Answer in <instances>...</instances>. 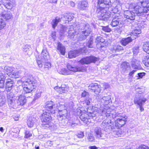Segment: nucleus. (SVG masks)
<instances>
[{"label":"nucleus","instance_id":"a18cd8bd","mask_svg":"<svg viewBox=\"0 0 149 149\" xmlns=\"http://www.w3.org/2000/svg\"><path fill=\"white\" fill-rule=\"evenodd\" d=\"M93 39H91L89 40L87 44V46L89 48H92L93 47Z\"/></svg>","mask_w":149,"mask_h":149},{"label":"nucleus","instance_id":"864d4df0","mask_svg":"<svg viewBox=\"0 0 149 149\" xmlns=\"http://www.w3.org/2000/svg\"><path fill=\"white\" fill-rule=\"evenodd\" d=\"M6 100L5 97L0 98V106H2L6 102Z\"/></svg>","mask_w":149,"mask_h":149},{"label":"nucleus","instance_id":"bf43d9fd","mask_svg":"<svg viewBox=\"0 0 149 149\" xmlns=\"http://www.w3.org/2000/svg\"><path fill=\"white\" fill-rule=\"evenodd\" d=\"M137 149H149L148 147L143 145L140 146Z\"/></svg>","mask_w":149,"mask_h":149},{"label":"nucleus","instance_id":"2eb2a0df","mask_svg":"<svg viewBox=\"0 0 149 149\" xmlns=\"http://www.w3.org/2000/svg\"><path fill=\"white\" fill-rule=\"evenodd\" d=\"M136 39V37H133L132 35H131L130 37L126 38H123L120 41L121 44L124 46H126L127 44L132 42L133 40Z\"/></svg>","mask_w":149,"mask_h":149},{"label":"nucleus","instance_id":"c85d7f7f","mask_svg":"<svg viewBox=\"0 0 149 149\" xmlns=\"http://www.w3.org/2000/svg\"><path fill=\"white\" fill-rule=\"evenodd\" d=\"M113 132V134L114 136L116 137L120 136L122 134V132L121 130L118 128H116L113 129H112Z\"/></svg>","mask_w":149,"mask_h":149},{"label":"nucleus","instance_id":"7c9ffc66","mask_svg":"<svg viewBox=\"0 0 149 149\" xmlns=\"http://www.w3.org/2000/svg\"><path fill=\"white\" fill-rule=\"evenodd\" d=\"M140 64V62L139 60L133 59L132 61V67L135 69H137Z\"/></svg>","mask_w":149,"mask_h":149},{"label":"nucleus","instance_id":"cd10ccee","mask_svg":"<svg viewBox=\"0 0 149 149\" xmlns=\"http://www.w3.org/2000/svg\"><path fill=\"white\" fill-rule=\"evenodd\" d=\"M69 28L65 26H62L60 31V34L61 36H65L68 34Z\"/></svg>","mask_w":149,"mask_h":149},{"label":"nucleus","instance_id":"b1692460","mask_svg":"<svg viewBox=\"0 0 149 149\" xmlns=\"http://www.w3.org/2000/svg\"><path fill=\"white\" fill-rule=\"evenodd\" d=\"M120 19L118 18V17H115L112 19L110 24L113 27H115L118 25L120 22Z\"/></svg>","mask_w":149,"mask_h":149},{"label":"nucleus","instance_id":"c9c22d12","mask_svg":"<svg viewBox=\"0 0 149 149\" xmlns=\"http://www.w3.org/2000/svg\"><path fill=\"white\" fill-rule=\"evenodd\" d=\"M141 33V31L140 29H135L132 31L131 35H132L133 37H136V38L137 35L140 34Z\"/></svg>","mask_w":149,"mask_h":149},{"label":"nucleus","instance_id":"412c9836","mask_svg":"<svg viewBox=\"0 0 149 149\" xmlns=\"http://www.w3.org/2000/svg\"><path fill=\"white\" fill-rule=\"evenodd\" d=\"M36 122V118L32 116L29 117L27 122L28 126L30 127H33Z\"/></svg>","mask_w":149,"mask_h":149},{"label":"nucleus","instance_id":"2f4dec72","mask_svg":"<svg viewBox=\"0 0 149 149\" xmlns=\"http://www.w3.org/2000/svg\"><path fill=\"white\" fill-rule=\"evenodd\" d=\"M58 86L55 87L54 88L59 93L62 94L66 92L67 91V87H63L61 86V87L58 88Z\"/></svg>","mask_w":149,"mask_h":149},{"label":"nucleus","instance_id":"f3484780","mask_svg":"<svg viewBox=\"0 0 149 149\" xmlns=\"http://www.w3.org/2000/svg\"><path fill=\"white\" fill-rule=\"evenodd\" d=\"M17 97V103L19 105H23L26 103V100L25 95H20Z\"/></svg>","mask_w":149,"mask_h":149},{"label":"nucleus","instance_id":"5701e85b","mask_svg":"<svg viewBox=\"0 0 149 149\" xmlns=\"http://www.w3.org/2000/svg\"><path fill=\"white\" fill-rule=\"evenodd\" d=\"M63 17L59 18L58 17H55V19H53L51 23L52 27L54 29H55L56 26H57L58 23L61 21V19Z\"/></svg>","mask_w":149,"mask_h":149},{"label":"nucleus","instance_id":"473e14b6","mask_svg":"<svg viewBox=\"0 0 149 149\" xmlns=\"http://www.w3.org/2000/svg\"><path fill=\"white\" fill-rule=\"evenodd\" d=\"M5 79L6 77L4 74L2 73H0V88H3L4 87Z\"/></svg>","mask_w":149,"mask_h":149},{"label":"nucleus","instance_id":"0e129e2a","mask_svg":"<svg viewBox=\"0 0 149 149\" xmlns=\"http://www.w3.org/2000/svg\"><path fill=\"white\" fill-rule=\"evenodd\" d=\"M89 149H97L98 148L96 147L95 146H91L89 147Z\"/></svg>","mask_w":149,"mask_h":149},{"label":"nucleus","instance_id":"a878e982","mask_svg":"<svg viewBox=\"0 0 149 149\" xmlns=\"http://www.w3.org/2000/svg\"><path fill=\"white\" fill-rule=\"evenodd\" d=\"M79 54V52L78 50H74L70 51L68 53V57L70 58H72L76 57Z\"/></svg>","mask_w":149,"mask_h":149},{"label":"nucleus","instance_id":"0eeeda50","mask_svg":"<svg viewBox=\"0 0 149 149\" xmlns=\"http://www.w3.org/2000/svg\"><path fill=\"white\" fill-rule=\"evenodd\" d=\"M50 111L43 113L41 115L40 119L43 125H48L51 120V117L50 114Z\"/></svg>","mask_w":149,"mask_h":149},{"label":"nucleus","instance_id":"9d476101","mask_svg":"<svg viewBox=\"0 0 149 149\" xmlns=\"http://www.w3.org/2000/svg\"><path fill=\"white\" fill-rule=\"evenodd\" d=\"M106 118L103 121L102 123L101 124V126L105 129L107 127H111V128L112 129L113 126V122L111 121V118H110L109 117L108 118L106 117Z\"/></svg>","mask_w":149,"mask_h":149},{"label":"nucleus","instance_id":"72a5a7b5","mask_svg":"<svg viewBox=\"0 0 149 149\" xmlns=\"http://www.w3.org/2000/svg\"><path fill=\"white\" fill-rule=\"evenodd\" d=\"M88 3L86 1H82L79 5V7L81 10H86L88 8Z\"/></svg>","mask_w":149,"mask_h":149},{"label":"nucleus","instance_id":"393cba45","mask_svg":"<svg viewBox=\"0 0 149 149\" xmlns=\"http://www.w3.org/2000/svg\"><path fill=\"white\" fill-rule=\"evenodd\" d=\"M54 103L52 101H50L47 102L45 106V108L46 110L49 111L52 110H55L54 107H53L54 105Z\"/></svg>","mask_w":149,"mask_h":149},{"label":"nucleus","instance_id":"69168bd1","mask_svg":"<svg viewBox=\"0 0 149 149\" xmlns=\"http://www.w3.org/2000/svg\"><path fill=\"white\" fill-rule=\"evenodd\" d=\"M51 36L52 38H54L56 36V32H52L51 33Z\"/></svg>","mask_w":149,"mask_h":149},{"label":"nucleus","instance_id":"774afa93","mask_svg":"<svg viewBox=\"0 0 149 149\" xmlns=\"http://www.w3.org/2000/svg\"><path fill=\"white\" fill-rule=\"evenodd\" d=\"M49 2L51 3H56L57 0H49Z\"/></svg>","mask_w":149,"mask_h":149},{"label":"nucleus","instance_id":"6ab92c4d","mask_svg":"<svg viewBox=\"0 0 149 149\" xmlns=\"http://www.w3.org/2000/svg\"><path fill=\"white\" fill-rule=\"evenodd\" d=\"M14 81L11 79H9L6 82V90L7 92H10L13 87Z\"/></svg>","mask_w":149,"mask_h":149},{"label":"nucleus","instance_id":"5fc2aeb1","mask_svg":"<svg viewBox=\"0 0 149 149\" xmlns=\"http://www.w3.org/2000/svg\"><path fill=\"white\" fill-rule=\"evenodd\" d=\"M139 46H137L133 48V52L134 54L136 55L139 52Z\"/></svg>","mask_w":149,"mask_h":149},{"label":"nucleus","instance_id":"49530a36","mask_svg":"<svg viewBox=\"0 0 149 149\" xmlns=\"http://www.w3.org/2000/svg\"><path fill=\"white\" fill-rule=\"evenodd\" d=\"M32 136L31 133L29 131H26L25 132V135L24 137L26 138H28Z\"/></svg>","mask_w":149,"mask_h":149},{"label":"nucleus","instance_id":"58836bf2","mask_svg":"<svg viewBox=\"0 0 149 149\" xmlns=\"http://www.w3.org/2000/svg\"><path fill=\"white\" fill-rule=\"evenodd\" d=\"M6 23L2 19H0V30L3 29L6 26Z\"/></svg>","mask_w":149,"mask_h":149},{"label":"nucleus","instance_id":"de8ad7c7","mask_svg":"<svg viewBox=\"0 0 149 149\" xmlns=\"http://www.w3.org/2000/svg\"><path fill=\"white\" fill-rule=\"evenodd\" d=\"M42 92L40 91H37L35 95L34 99L36 100L40 97Z\"/></svg>","mask_w":149,"mask_h":149},{"label":"nucleus","instance_id":"f257e3e1","mask_svg":"<svg viewBox=\"0 0 149 149\" xmlns=\"http://www.w3.org/2000/svg\"><path fill=\"white\" fill-rule=\"evenodd\" d=\"M110 98L109 96L102 97L101 95H97V99L98 100L99 102H101L102 104L100 106L97 105L95 107V110L102 116L105 115L108 118L109 117L110 118H116L115 121V125L118 128L121 127L125 124L127 117L125 115L122 116L120 114L116 113L114 110L105 106L109 104Z\"/></svg>","mask_w":149,"mask_h":149},{"label":"nucleus","instance_id":"79ce46f5","mask_svg":"<svg viewBox=\"0 0 149 149\" xmlns=\"http://www.w3.org/2000/svg\"><path fill=\"white\" fill-rule=\"evenodd\" d=\"M37 61L38 65V66L40 68H42V63L44 62H42L41 58L40 59L39 58H37Z\"/></svg>","mask_w":149,"mask_h":149},{"label":"nucleus","instance_id":"6e6d98bb","mask_svg":"<svg viewBox=\"0 0 149 149\" xmlns=\"http://www.w3.org/2000/svg\"><path fill=\"white\" fill-rule=\"evenodd\" d=\"M87 139L88 141L91 142L94 141L95 140L94 137L91 135L88 136Z\"/></svg>","mask_w":149,"mask_h":149},{"label":"nucleus","instance_id":"6e6552de","mask_svg":"<svg viewBox=\"0 0 149 149\" xmlns=\"http://www.w3.org/2000/svg\"><path fill=\"white\" fill-rule=\"evenodd\" d=\"M58 112L59 115L58 117V119L59 122L61 123H65L67 121V110L66 109H65Z\"/></svg>","mask_w":149,"mask_h":149},{"label":"nucleus","instance_id":"09e8293b","mask_svg":"<svg viewBox=\"0 0 149 149\" xmlns=\"http://www.w3.org/2000/svg\"><path fill=\"white\" fill-rule=\"evenodd\" d=\"M77 50L78 52H79V54L82 53H85L86 52V48L85 47L82 48H81Z\"/></svg>","mask_w":149,"mask_h":149},{"label":"nucleus","instance_id":"37998d69","mask_svg":"<svg viewBox=\"0 0 149 149\" xmlns=\"http://www.w3.org/2000/svg\"><path fill=\"white\" fill-rule=\"evenodd\" d=\"M145 60L143 61V63L146 66L149 67V57H146V58H145Z\"/></svg>","mask_w":149,"mask_h":149},{"label":"nucleus","instance_id":"680f3d73","mask_svg":"<svg viewBox=\"0 0 149 149\" xmlns=\"http://www.w3.org/2000/svg\"><path fill=\"white\" fill-rule=\"evenodd\" d=\"M88 95V93L85 91H84L81 94V96L83 97H86Z\"/></svg>","mask_w":149,"mask_h":149},{"label":"nucleus","instance_id":"c756f323","mask_svg":"<svg viewBox=\"0 0 149 149\" xmlns=\"http://www.w3.org/2000/svg\"><path fill=\"white\" fill-rule=\"evenodd\" d=\"M57 49L59 50L61 54L64 55L65 53V48L60 42L58 43Z\"/></svg>","mask_w":149,"mask_h":149},{"label":"nucleus","instance_id":"aec40b11","mask_svg":"<svg viewBox=\"0 0 149 149\" xmlns=\"http://www.w3.org/2000/svg\"><path fill=\"white\" fill-rule=\"evenodd\" d=\"M41 58L42 62H45L49 58L48 54L46 49L42 50L41 54Z\"/></svg>","mask_w":149,"mask_h":149},{"label":"nucleus","instance_id":"e433bc0d","mask_svg":"<svg viewBox=\"0 0 149 149\" xmlns=\"http://www.w3.org/2000/svg\"><path fill=\"white\" fill-rule=\"evenodd\" d=\"M129 63L126 62H124L121 65V68L124 72L126 71L129 66Z\"/></svg>","mask_w":149,"mask_h":149},{"label":"nucleus","instance_id":"3c124183","mask_svg":"<svg viewBox=\"0 0 149 149\" xmlns=\"http://www.w3.org/2000/svg\"><path fill=\"white\" fill-rule=\"evenodd\" d=\"M92 99L90 97H88L85 100V103L87 105H90L91 102L92 101Z\"/></svg>","mask_w":149,"mask_h":149},{"label":"nucleus","instance_id":"4be33fe9","mask_svg":"<svg viewBox=\"0 0 149 149\" xmlns=\"http://www.w3.org/2000/svg\"><path fill=\"white\" fill-rule=\"evenodd\" d=\"M123 48L119 45H113L110 48V50L113 52H118L119 51L123 50Z\"/></svg>","mask_w":149,"mask_h":149},{"label":"nucleus","instance_id":"20e7f679","mask_svg":"<svg viewBox=\"0 0 149 149\" xmlns=\"http://www.w3.org/2000/svg\"><path fill=\"white\" fill-rule=\"evenodd\" d=\"M77 28L78 29V31H76L72 27L69 28L68 34L69 38H74L75 35L79 33L81 34V33L83 36H88L91 31L89 24H86L84 23L79 24L78 26H77Z\"/></svg>","mask_w":149,"mask_h":149},{"label":"nucleus","instance_id":"a19ab883","mask_svg":"<svg viewBox=\"0 0 149 149\" xmlns=\"http://www.w3.org/2000/svg\"><path fill=\"white\" fill-rule=\"evenodd\" d=\"M57 107L58 108V111H61L64 109H66V107L64 105H61L60 104H57Z\"/></svg>","mask_w":149,"mask_h":149},{"label":"nucleus","instance_id":"a211bd4d","mask_svg":"<svg viewBox=\"0 0 149 149\" xmlns=\"http://www.w3.org/2000/svg\"><path fill=\"white\" fill-rule=\"evenodd\" d=\"M79 118L82 121L87 124H88V123H90L91 122V120L87 113H82Z\"/></svg>","mask_w":149,"mask_h":149},{"label":"nucleus","instance_id":"9b49d317","mask_svg":"<svg viewBox=\"0 0 149 149\" xmlns=\"http://www.w3.org/2000/svg\"><path fill=\"white\" fill-rule=\"evenodd\" d=\"M67 68L69 70L74 72L77 71L84 72L86 71L85 67H78V68L73 67L69 64L67 65Z\"/></svg>","mask_w":149,"mask_h":149},{"label":"nucleus","instance_id":"39448f33","mask_svg":"<svg viewBox=\"0 0 149 149\" xmlns=\"http://www.w3.org/2000/svg\"><path fill=\"white\" fill-rule=\"evenodd\" d=\"M22 86L24 91V93H30L34 91L37 85V81L35 80H31L29 79H27L23 81L22 79Z\"/></svg>","mask_w":149,"mask_h":149},{"label":"nucleus","instance_id":"e2e57ef3","mask_svg":"<svg viewBox=\"0 0 149 149\" xmlns=\"http://www.w3.org/2000/svg\"><path fill=\"white\" fill-rule=\"evenodd\" d=\"M136 70H133L132 71L130 72L129 74V76L130 77V78H132V77H133V75L134 73L136 72Z\"/></svg>","mask_w":149,"mask_h":149},{"label":"nucleus","instance_id":"338daca9","mask_svg":"<svg viewBox=\"0 0 149 149\" xmlns=\"http://www.w3.org/2000/svg\"><path fill=\"white\" fill-rule=\"evenodd\" d=\"M13 118L15 120L17 121L19 120V117L18 116H14L13 117Z\"/></svg>","mask_w":149,"mask_h":149},{"label":"nucleus","instance_id":"4c0bfd02","mask_svg":"<svg viewBox=\"0 0 149 149\" xmlns=\"http://www.w3.org/2000/svg\"><path fill=\"white\" fill-rule=\"evenodd\" d=\"M63 16L65 18L66 20H67L68 21H71L74 18V17L73 15H70L68 14L63 15Z\"/></svg>","mask_w":149,"mask_h":149},{"label":"nucleus","instance_id":"8fccbe9b","mask_svg":"<svg viewBox=\"0 0 149 149\" xmlns=\"http://www.w3.org/2000/svg\"><path fill=\"white\" fill-rule=\"evenodd\" d=\"M103 42V38L101 36H98L96 39V42L97 43Z\"/></svg>","mask_w":149,"mask_h":149},{"label":"nucleus","instance_id":"13d9d810","mask_svg":"<svg viewBox=\"0 0 149 149\" xmlns=\"http://www.w3.org/2000/svg\"><path fill=\"white\" fill-rule=\"evenodd\" d=\"M137 78H136V79H139L140 78H142L143 76H144L145 73H138L137 74Z\"/></svg>","mask_w":149,"mask_h":149},{"label":"nucleus","instance_id":"1a4fd4ad","mask_svg":"<svg viewBox=\"0 0 149 149\" xmlns=\"http://www.w3.org/2000/svg\"><path fill=\"white\" fill-rule=\"evenodd\" d=\"M98 60V58L95 56H90L82 58L79 61V63L82 64H88L91 63H95Z\"/></svg>","mask_w":149,"mask_h":149},{"label":"nucleus","instance_id":"f03ea898","mask_svg":"<svg viewBox=\"0 0 149 149\" xmlns=\"http://www.w3.org/2000/svg\"><path fill=\"white\" fill-rule=\"evenodd\" d=\"M130 10L125 11L124 14L125 20L130 22L134 19L136 15H140L143 13H146L149 10V2L143 1L136 4L131 3L129 6Z\"/></svg>","mask_w":149,"mask_h":149},{"label":"nucleus","instance_id":"bb28decb","mask_svg":"<svg viewBox=\"0 0 149 149\" xmlns=\"http://www.w3.org/2000/svg\"><path fill=\"white\" fill-rule=\"evenodd\" d=\"M13 0H7L3 6L8 9H11L13 6Z\"/></svg>","mask_w":149,"mask_h":149},{"label":"nucleus","instance_id":"f704fd0d","mask_svg":"<svg viewBox=\"0 0 149 149\" xmlns=\"http://www.w3.org/2000/svg\"><path fill=\"white\" fill-rule=\"evenodd\" d=\"M143 48L144 52L149 54V42H146L145 43Z\"/></svg>","mask_w":149,"mask_h":149},{"label":"nucleus","instance_id":"dca6fc26","mask_svg":"<svg viewBox=\"0 0 149 149\" xmlns=\"http://www.w3.org/2000/svg\"><path fill=\"white\" fill-rule=\"evenodd\" d=\"M94 132L96 138L102 139H104V137L103 136L104 134L102 133V130L100 128L98 127H96L95 129Z\"/></svg>","mask_w":149,"mask_h":149},{"label":"nucleus","instance_id":"f8f14e48","mask_svg":"<svg viewBox=\"0 0 149 149\" xmlns=\"http://www.w3.org/2000/svg\"><path fill=\"white\" fill-rule=\"evenodd\" d=\"M100 86L97 83H92L89 86V89L91 90L92 92H93L95 94H98L100 91Z\"/></svg>","mask_w":149,"mask_h":149},{"label":"nucleus","instance_id":"7ed1b4c3","mask_svg":"<svg viewBox=\"0 0 149 149\" xmlns=\"http://www.w3.org/2000/svg\"><path fill=\"white\" fill-rule=\"evenodd\" d=\"M97 5L99 7L97 10L99 19L104 21H107L110 17L107 13L109 7L111 5L110 0H98Z\"/></svg>","mask_w":149,"mask_h":149},{"label":"nucleus","instance_id":"4468645a","mask_svg":"<svg viewBox=\"0 0 149 149\" xmlns=\"http://www.w3.org/2000/svg\"><path fill=\"white\" fill-rule=\"evenodd\" d=\"M146 100V99L144 98L137 99L136 98L134 100V102L135 104H137L140 107V110L141 111H142L144 109L142 107V106L145 103Z\"/></svg>","mask_w":149,"mask_h":149},{"label":"nucleus","instance_id":"ea45409f","mask_svg":"<svg viewBox=\"0 0 149 149\" xmlns=\"http://www.w3.org/2000/svg\"><path fill=\"white\" fill-rule=\"evenodd\" d=\"M60 73L63 75H68L70 74V72L66 69L64 68L61 69Z\"/></svg>","mask_w":149,"mask_h":149},{"label":"nucleus","instance_id":"423d86ee","mask_svg":"<svg viewBox=\"0 0 149 149\" xmlns=\"http://www.w3.org/2000/svg\"><path fill=\"white\" fill-rule=\"evenodd\" d=\"M14 69V68L6 65L4 67V72L10 77L15 79L19 77V73L18 72H15Z\"/></svg>","mask_w":149,"mask_h":149},{"label":"nucleus","instance_id":"603ef678","mask_svg":"<svg viewBox=\"0 0 149 149\" xmlns=\"http://www.w3.org/2000/svg\"><path fill=\"white\" fill-rule=\"evenodd\" d=\"M51 67V64L50 63H46L45 64L44 68L46 70H47Z\"/></svg>","mask_w":149,"mask_h":149},{"label":"nucleus","instance_id":"c03bdc74","mask_svg":"<svg viewBox=\"0 0 149 149\" xmlns=\"http://www.w3.org/2000/svg\"><path fill=\"white\" fill-rule=\"evenodd\" d=\"M102 29L104 31L107 32H109L111 31V29L108 26H102Z\"/></svg>","mask_w":149,"mask_h":149},{"label":"nucleus","instance_id":"052dcab7","mask_svg":"<svg viewBox=\"0 0 149 149\" xmlns=\"http://www.w3.org/2000/svg\"><path fill=\"white\" fill-rule=\"evenodd\" d=\"M84 136V133L82 132H80L77 135V137L79 138H82Z\"/></svg>","mask_w":149,"mask_h":149},{"label":"nucleus","instance_id":"ddd939ff","mask_svg":"<svg viewBox=\"0 0 149 149\" xmlns=\"http://www.w3.org/2000/svg\"><path fill=\"white\" fill-rule=\"evenodd\" d=\"M0 15L2 17L6 20H8L13 17L12 14L10 12L6 11L0 8Z\"/></svg>","mask_w":149,"mask_h":149},{"label":"nucleus","instance_id":"4d7b16f0","mask_svg":"<svg viewBox=\"0 0 149 149\" xmlns=\"http://www.w3.org/2000/svg\"><path fill=\"white\" fill-rule=\"evenodd\" d=\"M13 96V93H10L7 94V97L8 99H9L11 101H12V99Z\"/></svg>","mask_w":149,"mask_h":149}]
</instances>
